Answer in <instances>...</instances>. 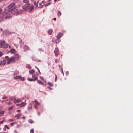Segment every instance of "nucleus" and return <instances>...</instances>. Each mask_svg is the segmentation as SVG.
<instances>
[{
    "label": "nucleus",
    "mask_w": 133,
    "mask_h": 133,
    "mask_svg": "<svg viewBox=\"0 0 133 133\" xmlns=\"http://www.w3.org/2000/svg\"><path fill=\"white\" fill-rule=\"evenodd\" d=\"M15 123H12L10 124V125L12 126H13Z\"/></svg>",
    "instance_id": "46"
},
{
    "label": "nucleus",
    "mask_w": 133,
    "mask_h": 133,
    "mask_svg": "<svg viewBox=\"0 0 133 133\" xmlns=\"http://www.w3.org/2000/svg\"><path fill=\"white\" fill-rule=\"evenodd\" d=\"M35 67H36V68L38 70V71L39 72H40V70H39V69H38V68L37 67V66H35Z\"/></svg>",
    "instance_id": "48"
},
{
    "label": "nucleus",
    "mask_w": 133,
    "mask_h": 133,
    "mask_svg": "<svg viewBox=\"0 0 133 133\" xmlns=\"http://www.w3.org/2000/svg\"><path fill=\"white\" fill-rule=\"evenodd\" d=\"M32 77L34 78L33 79H35L36 78H37V79H38V77L37 76H36L35 74H32Z\"/></svg>",
    "instance_id": "13"
},
{
    "label": "nucleus",
    "mask_w": 133,
    "mask_h": 133,
    "mask_svg": "<svg viewBox=\"0 0 133 133\" xmlns=\"http://www.w3.org/2000/svg\"><path fill=\"white\" fill-rule=\"evenodd\" d=\"M10 52L12 54H14L16 52V51L15 49H12L10 50Z\"/></svg>",
    "instance_id": "11"
},
{
    "label": "nucleus",
    "mask_w": 133,
    "mask_h": 133,
    "mask_svg": "<svg viewBox=\"0 0 133 133\" xmlns=\"http://www.w3.org/2000/svg\"><path fill=\"white\" fill-rule=\"evenodd\" d=\"M2 11V10L0 8V14L1 13Z\"/></svg>",
    "instance_id": "58"
},
{
    "label": "nucleus",
    "mask_w": 133,
    "mask_h": 133,
    "mask_svg": "<svg viewBox=\"0 0 133 133\" xmlns=\"http://www.w3.org/2000/svg\"><path fill=\"white\" fill-rule=\"evenodd\" d=\"M3 0H0V2L2 1Z\"/></svg>",
    "instance_id": "64"
},
{
    "label": "nucleus",
    "mask_w": 133,
    "mask_h": 133,
    "mask_svg": "<svg viewBox=\"0 0 133 133\" xmlns=\"http://www.w3.org/2000/svg\"><path fill=\"white\" fill-rule=\"evenodd\" d=\"M61 72L62 73H63V74H64V73L63 71V69H62V70H61Z\"/></svg>",
    "instance_id": "54"
},
{
    "label": "nucleus",
    "mask_w": 133,
    "mask_h": 133,
    "mask_svg": "<svg viewBox=\"0 0 133 133\" xmlns=\"http://www.w3.org/2000/svg\"><path fill=\"white\" fill-rule=\"evenodd\" d=\"M7 31L6 30V31L5 32H4L3 33V34L4 35H5L6 34L5 33V32H7Z\"/></svg>",
    "instance_id": "51"
},
{
    "label": "nucleus",
    "mask_w": 133,
    "mask_h": 133,
    "mask_svg": "<svg viewBox=\"0 0 133 133\" xmlns=\"http://www.w3.org/2000/svg\"><path fill=\"white\" fill-rule=\"evenodd\" d=\"M22 118H23V119H24L25 118V117H22Z\"/></svg>",
    "instance_id": "61"
},
{
    "label": "nucleus",
    "mask_w": 133,
    "mask_h": 133,
    "mask_svg": "<svg viewBox=\"0 0 133 133\" xmlns=\"http://www.w3.org/2000/svg\"><path fill=\"white\" fill-rule=\"evenodd\" d=\"M17 111V112H19L20 111V110H18Z\"/></svg>",
    "instance_id": "57"
},
{
    "label": "nucleus",
    "mask_w": 133,
    "mask_h": 133,
    "mask_svg": "<svg viewBox=\"0 0 133 133\" xmlns=\"http://www.w3.org/2000/svg\"><path fill=\"white\" fill-rule=\"evenodd\" d=\"M34 8V7L33 5L30 6V12H31V11Z\"/></svg>",
    "instance_id": "20"
},
{
    "label": "nucleus",
    "mask_w": 133,
    "mask_h": 133,
    "mask_svg": "<svg viewBox=\"0 0 133 133\" xmlns=\"http://www.w3.org/2000/svg\"><path fill=\"white\" fill-rule=\"evenodd\" d=\"M51 2H49V3H47V4H46L45 5V7L47 6H48V5H50V4H51Z\"/></svg>",
    "instance_id": "31"
},
{
    "label": "nucleus",
    "mask_w": 133,
    "mask_h": 133,
    "mask_svg": "<svg viewBox=\"0 0 133 133\" xmlns=\"http://www.w3.org/2000/svg\"><path fill=\"white\" fill-rule=\"evenodd\" d=\"M35 72V71L33 69L30 70L29 71V73L30 74H34Z\"/></svg>",
    "instance_id": "21"
},
{
    "label": "nucleus",
    "mask_w": 133,
    "mask_h": 133,
    "mask_svg": "<svg viewBox=\"0 0 133 133\" xmlns=\"http://www.w3.org/2000/svg\"><path fill=\"white\" fill-rule=\"evenodd\" d=\"M57 15L59 17L61 15V13L59 10L58 11Z\"/></svg>",
    "instance_id": "27"
},
{
    "label": "nucleus",
    "mask_w": 133,
    "mask_h": 133,
    "mask_svg": "<svg viewBox=\"0 0 133 133\" xmlns=\"http://www.w3.org/2000/svg\"><path fill=\"white\" fill-rule=\"evenodd\" d=\"M4 122V120H3L1 121H0V124H2Z\"/></svg>",
    "instance_id": "47"
},
{
    "label": "nucleus",
    "mask_w": 133,
    "mask_h": 133,
    "mask_svg": "<svg viewBox=\"0 0 133 133\" xmlns=\"http://www.w3.org/2000/svg\"><path fill=\"white\" fill-rule=\"evenodd\" d=\"M59 68H60L61 69V70H62V69H63L62 68V65H59Z\"/></svg>",
    "instance_id": "33"
},
{
    "label": "nucleus",
    "mask_w": 133,
    "mask_h": 133,
    "mask_svg": "<svg viewBox=\"0 0 133 133\" xmlns=\"http://www.w3.org/2000/svg\"><path fill=\"white\" fill-rule=\"evenodd\" d=\"M37 82L40 84H41L42 85H44L43 83L40 80H38L37 81Z\"/></svg>",
    "instance_id": "14"
},
{
    "label": "nucleus",
    "mask_w": 133,
    "mask_h": 133,
    "mask_svg": "<svg viewBox=\"0 0 133 133\" xmlns=\"http://www.w3.org/2000/svg\"><path fill=\"white\" fill-rule=\"evenodd\" d=\"M32 106L30 105V106H29L28 107V109L29 110H30L32 109Z\"/></svg>",
    "instance_id": "29"
},
{
    "label": "nucleus",
    "mask_w": 133,
    "mask_h": 133,
    "mask_svg": "<svg viewBox=\"0 0 133 133\" xmlns=\"http://www.w3.org/2000/svg\"><path fill=\"white\" fill-rule=\"evenodd\" d=\"M6 63V61L5 60H3L2 61H1L0 62V65H5Z\"/></svg>",
    "instance_id": "8"
},
{
    "label": "nucleus",
    "mask_w": 133,
    "mask_h": 133,
    "mask_svg": "<svg viewBox=\"0 0 133 133\" xmlns=\"http://www.w3.org/2000/svg\"><path fill=\"white\" fill-rule=\"evenodd\" d=\"M14 107V106H12L10 107L8 109V110L10 111L12 110L13 109Z\"/></svg>",
    "instance_id": "24"
},
{
    "label": "nucleus",
    "mask_w": 133,
    "mask_h": 133,
    "mask_svg": "<svg viewBox=\"0 0 133 133\" xmlns=\"http://www.w3.org/2000/svg\"><path fill=\"white\" fill-rule=\"evenodd\" d=\"M19 73V72L18 71L16 70L15 71L14 73L13 74V75H17Z\"/></svg>",
    "instance_id": "23"
},
{
    "label": "nucleus",
    "mask_w": 133,
    "mask_h": 133,
    "mask_svg": "<svg viewBox=\"0 0 133 133\" xmlns=\"http://www.w3.org/2000/svg\"><path fill=\"white\" fill-rule=\"evenodd\" d=\"M12 102H9L7 103V104L8 105H12Z\"/></svg>",
    "instance_id": "38"
},
{
    "label": "nucleus",
    "mask_w": 133,
    "mask_h": 133,
    "mask_svg": "<svg viewBox=\"0 0 133 133\" xmlns=\"http://www.w3.org/2000/svg\"><path fill=\"white\" fill-rule=\"evenodd\" d=\"M53 32V30L52 29H50L48 31V34L49 35H51Z\"/></svg>",
    "instance_id": "19"
},
{
    "label": "nucleus",
    "mask_w": 133,
    "mask_h": 133,
    "mask_svg": "<svg viewBox=\"0 0 133 133\" xmlns=\"http://www.w3.org/2000/svg\"><path fill=\"white\" fill-rule=\"evenodd\" d=\"M30 133H34L33 129H31L30 131Z\"/></svg>",
    "instance_id": "40"
},
{
    "label": "nucleus",
    "mask_w": 133,
    "mask_h": 133,
    "mask_svg": "<svg viewBox=\"0 0 133 133\" xmlns=\"http://www.w3.org/2000/svg\"><path fill=\"white\" fill-rule=\"evenodd\" d=\"M48 84L50 86H52L53 85V84L50 82H48Z\"/></svg>",
    "instance_id": "28"
},
{
    "label": "nucleus",
    "mask_w": 133,
    "mask_h": 133,
    "mask_svg": "<svg viewBox=\"0 0 133 133\" xmlns=\"http://www.w3.org/2000/svg\"><path fill=\"white\" fill-rule=\"evenodd\" d=\"M47 88L49 89H51V88L50 87H49V86Z\"/></svg>",
    "instance_id": "55"
},
{
    "label": "nucleus",
    "mask_w": 133,
    "mask_h": 133,
    "mask_svg": "<svg viewBox=\"0 0 133 133\" xmlns=\"http://www.w3.org/2000/svg\"><path fill=\"white\" fill-rule=\"evenodd\" d=\"M53 19L54 20H56V18H54Z\"/></svg>",
    "instance_id": "59"
},
{
    "label": "nucleus",
    "mask_w": 133,
    "mask_h": 133,
    "mask_svg": "<svg viewBox=\"0 0 133 133\" xmlns=\"http://www.w3.org/2000/svg\"><path fill=\"white\" fill-rule=\"evenodd\" d=\"M16 99L15 97H11L10 99V101H12L13 100H15Z\"/></svg>",
    "instance_id": "22"
},
{
    "label": "nucleus",
    "mask_w": 133,
    "mask_h": 133,
    "mask_svg": "<svg viewBox=\"0 0 133 133\" xmlns=\"http://www.w3.org/2000/svg\"><path fill=\"white\" fill-rule=\"evenodd\" d=\"M58 41H56V43H58L59 42V41L58 40Z\"/></svg>",
    "instance_id": "53"
},
{
    "label": "nucleus",
    "mask_w": 133,
    "mask_h": 133,
    "mask_svg": "<svg viewBox=\"0 0 133 133\" xmlns=\"http://www.w3.org/2000/svg\"><path fill=\"white\" fill-rule=\"evenodd\" d=\"M3 54V53L2 52L0 51V57Z\"/></svg>",
    "instance_id": "39"
},
{
    "label": "nucleus",
    "mask_w": 133,
    "mask_h": 133,
    "mask_svg": "<svg viewBox=\"0 0 133 133\" xmlns=\"http://www.w3.org/2000/svg\"><path fill=\"white\" fill-rule=\"evenodd\" d=\"M45 1H42V3L43 4H44L45 3Z\"/></svg>",
    "instance_id": "52"
},
{
    "label": "nucleus",
    "mask_w": 133,
    "mask_h": 133,
    "mask_svg": "<svg viewBox=\"0 0 133 133\" xmlns=\"http://www.w3.org/2000/svg\"><path fill=\"white\" fill-rule=\"evenodd\" d=\"M28 80L30 81H35L36 80H37V78H36L35 79H32V78H28Z\"/></svg>",
    "instance_id": "9"
},
{
    "label": "nucleus",
    "mask_w": 133,
    "mask_h": 133,
    "mask_svg": "<svg viewBox=\"0 0 133 133\" xmlns=\"http://www.w3.org/2000/svg\"><path fill=\"white\" fill-rule=\"evenodd\" d=\"M3 20V18L2 17H0V22L2 21Z\"/></svg>",
    "instance_id": "37"
},
{
    "label": "nucleus",
    "mask_w": 133,
    "mask_h": 133,
    "mask_svg": "<svg viewBox=\"0 0 133 133\" xmlns=\"http://www.w3.org/2000/svg\"><path fill=\"white\" fill-rule=\"evenodd\" d=\"M5 58L8 64H9L11 63H13L15 62V59L13 56L11 57L10 58L8 56H7L5 57Z\"/></svg>",
    "instance_id": "2"
},
{
    "label": "nucleus",
    "mask_w": 133,
    "mask_h": 133,
    "mask_svg": "<svg viewBox=\"0 0 133 133\" xmlns=\"http://www.w3.org/2000/svg\"><path fill=\"white\" fill-rule=\"evenodd\" d=\"M14 79L17 80V79L21 80L22 81L24 80V77H22L20 76H16L14 77Z\"/></svg>",
    "instance_id": "4"
},
{
    "label": "nucleus",
    "mask_w": 133,
    "mask_h": 133,
    "mask_svg": "<svg viewBox=\"0 0 133 133\" xmlns=\"http://www.w3.org/2000/svg\"><path fill=\"white\" fill-rule=\"evenodd\" d=\"M36 105H34V107H35V108H37V107H36Z\"/></svg>",
    "instance_id": "60"
},
{
    "label": "nucleus",
    "mask_w": 133,
    "mask_h": 133,
    "mask_svg": "<svg viewBox=\"0 0 133 133\" xmlns=\"http://www.w3.org/2000/svg\"><path fill=\"white\" fill-rule=\"evenodd\" d=\"M9 121L10 122H12L13 121V120L11 119H9Z\"/></svg>",
    "instance_id": "50"
},
{
    "label": "nucleus",
    "mask_w": 133,
    "mask_h": 133,
    "mask_svg": "<svg viewBox=\"0 0 133 133\" xmlns=\"http://www.w3.org/2000/svg\"><path fill=\"white\" fill-rule=\"evenodd\" d=\"M16 105L17 106H19L20 107V106H21V104H17Z\"/></svg>",
    "instance_id": "49"
},
{
    "label": "nucleus",
    "mask_w": 133,
    "mask_h": 133,
    "mask_svg": "<svg viewBox=\"0 0 133 133\" xmlns=\"http://www.w3.org/2000/svg\"><path fill=\"white\" fill-rule=\"evenodd\" d=\"M6 42L5 41H1L0 40V48L2 47L3 45Z\"/></svg>",
    "instance_id": "7"
},
{
    "label": "nucleus",
    "mask_w": 133,
    "mask_h": 133,
    "mask_svg": "<svg viewBox=\"0 0 133 133\" xmlns=\"http://www.w3.org/2000/svg\"><path fill=\"white\" fill-rule=\"evenodd\" d=\"M13 57H14L15 60L16 59L19 60L20 59V56L18 54H16L14 55Z\"/></svg>",
    "instance_id": "5"
},
{
    "label": "nucleus",
    "mask_w": 133,
    "mask_h": 133,
    "mask_svg": "<svg viewBox=\"0 0 133 133\" xmlns=\"http://www.w3.org/2000/svg\"><path fill=\"white\" fill-rule=\"evenodd\" d=\"M23 2L26 3H29V0H23Z\"/></svg>",
    "instance_id": "26"
},
{
    "label": "nucleus",
    "mask_w": 133,
    "mask_h": 133,
    "mask_svg": "<svg viewBox=\"0 0 133 133\" xmlns=\"http://www.w3.org/2000/svg\"><path fill=\"white\" fill-rule=\"evenodd\" d=\"M63 34L61 33H59L58 34V35L57 36V37L58 39L61 38Z\"/></svg>",
    "instance_id": "10"
},
{
    "label": "nucleus",
    "mask_w": 133,
    "mask_h": 133,
    "mask_svg": "<svg viewBox=\"0 0 133 133\" xmlns=\"http://www.w3.org/2000/svg\"><path fill=\"white\" fill-rule=\"evenodd\" d=\"M16 100L17 103L21 101V100L20 99H18Z\"/></svg>",
    "instance_id": "34"
},
{
    "label": "nucleus",
    "mask_w": 133,
    "mask_h": 133,
    "mask_svg": "<svg viewBox=\"0 0 133 133\" xmlns=\"http://www.w3.org/2000/svg\"><path fill=\"white\" fill-rule=\"evenodd\" d=\"M8 46V45L7 44H4V45H3V46L2 47L3 48H7Z\"/></svg>",
    "instance_id": "17"
},
{
    "label": "nucleus",
    "mask_w": 133,
    "mask_h": 133,
    "mask_svg": "<svg viewBox=\"0 0 133 133\" xmlns=\"http://www.w3.org/2000/svg\"><path fill=\"white\" fill-rule=\"evenodd\" d=\"M27 68L29 69H30L31 68V66L29 65H28L27 66Z\"/></svg>",
    "instance_id": "35"
},
{
    "label": "nucleus",
    "mask_w": 133,
    "mask_h": 133,
    "mask_svg": "<svg viewBox=\"0 0 133 133\" xmlns=\"http://www.w3.org/2000/svg\"><path fill=\"white\" fill-rule=\"evenodd\" d=\"M4 111H2L0 112V114H3L4 113Z\"/></svg>",
    "instance_id": "43"
},
{
    "label": "nucleus",
    "mask_w": 133,
    "mask_h": 133,
    "mask_svg": "<svg viewBox=\"0 0 133 133\" xmlns=\"http://www.w3.org/2000/svg\"><path fill=\"white\" fill-rule=\"evenodd\" d=\"M39 6H41L42 5V4L41 3H39Z\"/></svg>",
    "instance_id": "56"
},
{
    "label": "nucleus",
    "mask_w": 133,
    "mask_h": 133,
    "mask_svg": "<svg viewBox=\"0 0 133 133\" xmlns=\"http://www.w3.org/2000/svg\"><path fill=\"white\" fill-rule=\"evenodd\" d=\"M38 2H37V3H36V1H34V6H35L36 8H37L38 6Z\"/></svg>",
    "instance_id": "16"
},
{
    "label": "nucleus",
    "mask_w": 133,
    "mask_h": 133,
    "mask_svg": "<svg viewBox=\"0 0 133 133\" xmlns=\"http://www.w3.org/2000/svg\"><path fill=\"white\" fill-rule=\"evenodd\" d=\"M15 3H11L7 7L2 13V15L5 16L6 19H10L11 17L10 15L11 13L13 14H18V10L15 8Z\"/></svg>",
    "instance_id": "1"
},
{
    "label": "nucleus",
    "mask_w": 133,
    "mask_h": 133,
    "mask_svg": "<svg viewBox=\"0 0 133 133\" xmlns=\"http://www.w3.org/2000/svg\"><path fill=\"white\" fill-rule=\"evenodd\" d=\"M57 1V0H54V1L55 2H56V1Z\"/></svg>",
    "instance_id": "63"
},
{
    "label": "nucleus",
    "mask_w": 133,
    "mask_h": 133,
    "mask_svg": "<svg viewBox=\"0 0 133 133\" xmlns=\"http://www.w3.org/2000/svg\"><path fill=\"white\" fill-rule=\"evenodd\" d=\"M30 6V5L28 3H26V4L23 6V9L21 10L23 11L29 9Z\"/></svg>",
    "instance_id": "3"
},
{
    "label": "nucleus",
    "mask_w": 133,
    "mask_h": 133,
    "mask_svg": "<svg viewBox=\"0 0 133 133\" xmlns=\"http://www.w3.org/2000/svg\"><path fill=\"white\" fill-rule=\"evenodd\" d=\"M55 82L56 81L57 78V76L56 74L55 75Z\"/></svg>",
    "instance_id": "36"
},
{
    "label": "nucleus",
    "mask_w": 133,
    "mask_h": 133,
    "mask_svg": "<svg viewBox=\"0 0 133 133\" xmlns=\"http://www.w3.org/2000/svg\"><path fill=\"white\" fill-rule=\"evenodd\" d=\"M29 122L31 123H32L33 122V121L32 119H30L28 121Z\"/></svg>",
    "instance_id": "30"
},
{
    "label": "nucleus",
    "mask_w": 133,
    "mask_h": 133,
    "mask_svg": "<svg viewBox=\"0 0 133 133\" xmlns=\"http://www.w3.org/2000/svg\"><path fill=\"white\" fill-rule=\"evenodd\" d=\"M5 127L7 128L8 129H9V128L7 125H5Z\"/></svg>",
    "instance_id": "44"
},
{
    "label": "nucleus",
    "mask_w": 133,
    "mask_h": 133,
    "mask_svg": "<svg viewBox=\"0 0 133 133\" xmlns=\"http://www.w3.org/2000/svg\"><path fill=\"white\" fill-rule=\"evenodd\" d=\"M27 104L25 102H22L21 104V106L20 107H22V106H24L26 105Z\"/></svg>",
    "instance_id": "12"
},
{
    "label": "nucleus",
    "mask_w": 133,
    "mask_h": 133,
    "mask_svg": "<svg viewBox=\"0 0 133 133\" xmlns=\"http://www.w3.org/2000/svg\"><path fill=\"white\" fill-rule=\"evenodd\" d=\"M21 115L20 114H18L17 115H16L15 116V117H17V119H19V118L21 116Z\"/></svg>",
    "instance_id": "15"
},
{
    "label": "nucleus",
    "mask_w": 133,
    "mask_h": 133,
    "mask_svg": "<svg viewBox=\"0 0 133 133\" xmlns=\"http://www.w3.org/2000/svg\"><path fill=\"white\" fill-rule=\"evenodd\" d=\"M59 60L57 59H55V62L56 63H57L58 62H59Z\"/></svg>",
    "instance_id": "32"
},
{
    "label": "nucleus",
    "mask_w": 133,
    "mask_h": 133,
    "mask_svg": "<svg viewBox=\"0 0 133 133\" xmlns=\"http://www.w3.org/2000/svg\"><path fill=\"white\" fill-rule=\"evenodd\" d=\"M54 52L56 56L57 57L58 56L59 52L58 49V48H56L55 49Z\"/></svg>",
    "instance_id": "6"
},
{
    "label": "nucleus",
    "mask_w": 133,
    "mask_h": 133,
    "mask_svg": "<svg viewBox=\"0 0 133 133\" xmlns=\"http://www.w3.org/2000/svg\"><path fill=\"white\" fill-rule=\"evenodd\" d=\"M32 102L33 103H35V105H39L40 104L38 102V101L36 100H35V101H32Z\"/></svg>",
    "instance_id": "18"
},
{
    "label": "nucleus",
    "mask_w": 133,
    "mask_h": 133,
    "mask_svg": "<svg viewBox=\"0 0 133 133\" xmlns=\"http://www.w3.org/2000/svg\"><path fill=\"white\" fill-rule=\"evenodd\" d=\"M39 78H40L43 81H44V78L43 77H41V76H40L39 77Z\"/></svg>",
    "instance_id": "41"
},
{
    "label": "nucleus",
    "mask_w": 133,
    "mask_h": 133,
    "mask_svg": "<svg viewBox=\"0 0 133 133\" xmlns=\"http://www.w3.org/2000/svg\"><path fill=\"white\" fill-rule=\"evenodd\" d=\"M23 48L25 50H27L29 49L28 47L26 45H25V46Z\"/></svg>",
    "instance_id": "25"
},
{
    "label": "nucleus",
    "mask_w": 133,
    "mask_h": 133,
    "mask_svg": "<svg viewBox=\"0 0 133 133\" xmlns=\"http://www.w3.org/2000/svg\"><path fill=\"white\" fill-rule=\"evenodd\" d=\"M7 98V97L6 96L3 97L2 98V99H6Z\"/></svg>",
    "instance_id": "45"
},
{
    "label": "nucleus",
    "mask_w": 133,
    "mask_h": 133,
    "mask_svg": "<svg viewBox=\"0 0 133 133\" xmlns=\"http://www.w3.org/2000/svg\"><path fill=\"white\" fill-rule=\"evenodd\" d=\"M0 30L1 31H2V29H0Z\"/></svg>",
    "instance_id": "62"
},
{
    "label": "nucleus",
    "mask_w": 133,
    "mask_h": 133,
    "mask_svg": "<svg viewBox=\"0 0 133 133\" xmlns=\"http://www.w3.org/2000/svg\"><path fill=\"white\" fill-rule=\"evenodd\" d=\"M13 103H17L16 99L14 101Z\"/></svg>",
    "instance_id": "42"
}]
</instances>
